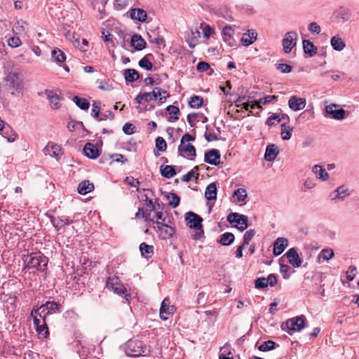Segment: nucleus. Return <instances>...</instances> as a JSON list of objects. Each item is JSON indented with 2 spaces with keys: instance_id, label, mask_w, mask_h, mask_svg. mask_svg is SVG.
<instances>
[{
  "instance_id": "nucleus-46",
  "label": "nucleus",
  "mask_w": 359,
  "mask_h": 359,
  "mask_svg": "<svg viewBox=\"0 0 359 359\" xmlns=\"http://www.w3.org/2000/svg\"><path fill=\"white\" fill-rule=\"evenodd\" d=\"M203 104V98L199 95H193L190 97L189 105L191 108L198 109Z\"/></svg>"
},
{
  "instance_id": "nucleus-39",
  "label": "nucleus",
  "mask_w": 359,
  "mask_h": 359,
  "mask_svg": "<svg viewBox=\"0 0 359 359\" xmlns=\"http://www.w3.org/2000/svg\"><path fill=\"white\" fill-rule=\"evenodd\" d=\"M286 118L287 121H289L290 118L289 116L285 114H282L281 116L273 114L270 117H269L266 121V123L269 126H275L276 123L274 121H276L277 123L280 122L283 119Z\"/></svg>"
},
{
  "instance_id": "nucleus-28",
  "label": "nucleus",
  "mask_w": 359,
  "mask_h": 359,
  "mask_svg": "<svg viewBox=\"0 0 359 359\" xmlns=\"http://www.w3.org/2000/svg\"><path fill=\"white\" fill-rule=\"evenodd\" d=\"M303 50L305 54L310 57L313 56L317 53V47L309 40L304 39L302 41Z\"/></svg>"
},
{
  "instance_id": "nucleus-23",
  "label": "nucleus",
  "mask_w": 359,
  "mask_h": 359,
  "mask_svg": "<svg viewBox=\"0 0 359 359\" xmlns=\"http://www.w3.org/2000/svg\"><path fill=\"white\" fill-rule=\"evenodd\" d=\"M350 195V191L344 186L337 187L330 195L332 200L340 199L344 200Z\"/></svg>"
},
{
  "instance_id": "nucleus-30",
  "label": "nucleus",
  "mask_w": 359,
  "mask_h": 359,
  "mask_svg": "<svg viewBox=\"0 0 359 359\" xmlns=\"http://www.w3.org/2000/svg\"><path fill=\"white\" fill-rule=\"evenodd\" d=\"M94 189V184L90 182L89 180H84L80 182L78 185L77 190L78 192L81 195H85Z\"/></svg>"
},
{
  "instance_id": "nucleus-53",
  "label": "nucleus",
  "mask_w": 359,
  "mask_h": 359,
  "mask_svg": "<svg viewBox=\"0 0 359 359\" xmlns=\"http://www.w3.org/2000/svg\"><path fill=\"white\" fill-rule=\"evenodd\" d=\"M219 359H233L232 353L229 350V347L227 344L221 348L219 351Z\"/></svg>"
},
{
  "instance_id": "nucleus-33",
  "label": "nucleus",
  "mask_w": 359,
  "mask_h": 359,
  "mask_svg": "<svg viewBox=\"0 0 359 359\" xmlns=\"http://www.w3.org/2000/svg\"><path fill=\"white\" fill-rule=\"evenodd\" d=\"M312 172L316 175L317 178L326 181L329 179V174L327 172L325 169H324L320 165H315L312 168Z\"/></svg>"
},
{
  "instance_id": "nucleus-22",
  "label": "nucleus",
  "mask_w": 359,
  "mask_h": 359,
  "mask_svg": "<svg viewBox=\"0 0 359 359\" xmlns=\"http://www.w3.org/2000/svg\"><path fill=\"white\" fill-rule=\"evenodd\" d=\"M257 34L255 30H248L246 33H244L241 42L244 46H248L253 43L257 39Z\"/></svg>"
},
{
  "instance_id": "nucleus-7",
  "label": "nucleus",
  "mask_w": 359,
  "mask_h": 359,
  "mask_svg": "<svg viewBox=\"0 0 359 359\" xmlns=\"http://www.w3.org/2000/svg\"><path fill=\"white\" fill-rule=\"evenodd\" d=\"M305 316H296L287 320L285 325L288 330V334H292V332L301 331L305 327Z\"/></svg>"
},
{
  "instance_id": "nucleus-21",
  "label": "nucleus",
  "mask_w": 359,
  "mask_h": 359,
  "mask_svg": "<svg viewBox=\"0 0 359 359\" xmlns=\"http://www.w3.org/2000/svg\"><path fill=\"white\" fill-rule=\"evenodd\" d=\"M177 311V308L175 305H170V302L168 298H165L159 310V314H174Z\"/></svg>"
},
{
  "instance_id": "nucleus-16",
  "label": "nucleus",
  "mask_w": 359,
  "mask_h": 359,
  "mask_svg": "<svg viewBox=\"0 0 359 359\" xmlns=\"http://www.w3.org/2000/svg\"><path fill=\"white\" fill-rule=\"evenodd\" d=\"M288 245V241L283 237L278 238L273 243V253L275 256L281 255Z\"/></svg>"
},
{
  "instance_id": "nucleus-61",
  "label": "nucleus",
  "mask_w": 359,
  "mask_h": 359,
  "mask_svg": "<svg viewBox=\"0 0 359 359\" xmlns=\"http://www.w3.org/2000/svg\"><path fill=\"white\" fill-rule=\"evenodd\" d=\"M320 256L324 260H329L334 257V251L332 249H323L321 251Z\"/></svg>"
},
{
  "instance_id": "nucleus-40",
  "label": "nucleus",
  "mask_w": 359,
  "mask_h": 359,
  "mask_svg": "<svg viewBox=\"0 0 359 359\" xmlns=\"http://www.w3.org/2000/svg\"><path fill=\"white\" fill-rule=\"evenodd\" d=\"M16 299L17 297L14 295L9 297L6 301V303L4 306V309L6 310L8 314H11L15 312L16 308Z\"/></svg>"
},
{
  "instance_id": "nucleus-35",
  "label": "nucleus",
  "mask_w": 359,
  "mask_h": 359,
  "mask_svg": "<svg viewBox=\"0 0 359 359\" xmlns=\"http://www.w3.org/2000/svg\"><path fill=\"white\" fill-rule=\"evenodd\" d=\"M236 221V222H235V223L237 224L238 225H236L234 226L236 227L238 231L242 232L248 228V219L247 216L238 213V217Z\"/></svg>"
},
{
  "instance_id": "nucleus-12",
  "label": "nucleus",
  "mask_w": 359,
  "mask_h": 359,
  "mask_svg": "<svg viewBox=\"0 0 359 359\" xmlns=\"http://www.w3.org/2000/svg\"><path fill=\"white\" fill-rule=\"evenodd\" d=\"M156 228L161 239L166 240L173 236L175 230L165 222H156Z\"/></svg>"
},
{
  "instance_id": "nucleus-59",
  "label": "nucleus",
  "mask_w": 359,
  "mask_h": 359,
  "mask_svg": "<svg viewBox=\"0 0 359 359\" xmlns=\"http://www.w3.org/2000/svg\"><path fill=\"white\" fill-rule=\"evenodd\" d=\"M276 69L283 74L290 73L292 69L291 65L285 63L276 64Z\"/></svg>"
},
{
  "instance_id": "nucleus-58",
  "label": "nucleus",
  "mask_w": 359,
  "mask_h": 359,
  "mask_svg": "<svg viewBox=\"0 0 359 359\" xmlns=\"http://www.w3.org/2000/svg\"><path fill=\"white\" fill-rule=\"evenodd\" d=\"M357 273V268L355 266H350L346 272V278L348 281L354 279Z\"/></svg>"
},
{
  "instance_id": "nucleus-5",
  "label": "nucleus",
  "mask_w": 359,
  "mask_h": 359,
  "mask_svg": "<svg viewBox=\"0 0 359 359\" xmlns=\"http://www.w3.org/2000/svg\"><path fill=\"white\" fill-rule=\"evenodd\" d=\"M62 311V304L54 301H46L40 306H34L30 314H55Z\"/></svg>"
},
{
  "instance_id": "nucleus-64",
  "label": "nucleus",
  "mask_w": 359,
  "mask_h": 359,
  "mask_svg": "<svg viewBox=\"0 0 359 359\" xmlns=\"http://www.w3.org/2000/svg\"><path fill=\"white\" fill-rule=\"evenodd\" d=\"M290 270V266L287 264H280V272L283 274V278L284 279H288L290 278V274L288 271Z\"/></svg>"
},
{
  "instance_id": "nucleus-6",
  "label": "nucleus",
  "mask_w": 359,
  "mask_h": 359,
  "mask_svg": "<svg viewBox=\"0 0 359 359\" xmlns=\"http://www.w3.org/2000/svg\"><path fill=\"white\" fill-rule=\"evenodd\" d=\"M107 287L120 296L124 295L126 301H129L130 295L127 293L126 288L123 285L120 283L118 278H109L108 281L107 282Z\"/></svg>"
},
{
  "instance_id": "nucleus-2",
  "label": "nucleus",
  "mask_w": 359,
  "mask_h": 359,
  "mask_svg": "<svg viewBox=\"0 0 359 359\" xmlns=\"http://www.w3.org/2000/svg\"><path fill=\"white\" fill-rule=\"evenodd\" d=\"M123 349L129 357H139L147 355L150 350L142 341L137 339H129L123 346Z\"/></svg>"
},
{
  "instance_id": "nucleus-25",
  "label": "nucleus",
  "mask_w": 359,
  "mask_h": 359,
  "mask_svg": "<svg viewBox=\"0 0 359 359\" xmlns=\"http://www.w3.org/2000/svg\"><path fill=\"white\" fill-rule=\"evenodd\" d=\"M178 154L180 156H182V152L187 153L188 155L195 157L196 156V149L194 145L191 144L190 143L187 144H180L177 149Z\"/></svg>"
},
{
  "instance_id": "nucleus-18",
  "label": "nucleus",
  "mask_w": 359,
  "mask_h": 359,
  "mask_svg": "<svg viewBox=\"0 0 359 359\" xmlns=\"http://www.w3.org/2000/svg\"><path fill=\"white\" fill-rule=\"evenodd\" d=\"M129 15L131 19L142 22H145L147 18V12L142 8H131Z\"/></svg>"
},
{
  "instance_id": "nucleus-44",
  "label": "nucleus",
  "mask_w": 359,
  "mask_h": 359,
  "mask_svg": "<svg viewBox=\"0 0 359 359\" xmlns=\"http://www.w3.org/2000/svg\"><path fill=\"white\" fill-rule=\"evenodd\" d=\"M278 346H279V344H277L273 341L268 340V341L263 342L260 346H259L258 349L260 351L266 352V351H272Z\"/></svg>"
},
{
  "instance_id": "nucleus-29",
  "label": "nucleus",
  "mask_w": 359,
  "mask_h": 359,
  "mask_svg": "<svg viewBox=\"0 0 359 359\" xmlns=\"http://www.w3.org/2000/svg\"><path fill=\"white\" fill-rule=\"evenodd\" d=\"M217 184L215 182L208 184L205 191V197L208 201L215 200L217 198Z\"/></svg>"
},
{
  "instance_id": "nucleus-45",
  "label": "nucleus",
  "mask_w": 359,
  "mask_h": 359,
  "mask_svg": "<svg viewBox=\"0 0 359 359\" xmlns=\"http://www.w3.org/2000/svg\"><path fill=\"white\" fill-rule=\"evenodd\" d=\"M153 55L151 53H149L146 55L143 58H142L138 65L140 67L145 69L147 71L151 70L153 67V64L149 61V57H152Z\"/></svg>"
},
{
  "instance_id": "nucleus-47",
  "label": "nucleus",
  "mask_w": 359,
  "mask_h": 359,
  "mask_svg": "<svg viewBox=\"0 0 359 359\" xmlns=\"http://www.w3.org/2000/svg\"><path fill=\"white\" fill-rule=\"evenodd\" d=\"M51 57L53 61L57 62H62L66 60L65 53L57 48H55L52 50Z\"/></svg>"
},
{
  "instance_id": "nucleus-56",
  "label": "nucleus",
  "mask_w": 359,
  "mask_h": 359,
  "mask_svg": "<svg viewBox=\"0 0 359 359\" xmlns=\"http://www.w3.org/2000/svg\"><path fill=\"white\" fill-rule=\"evenodd\" d=\"M308 30L312 34H319L321 32L320 26L316 22H312L309 24L308 25Z\"/></svg>"
},
{
  "instance_id": "nucleus-62",
  "label": "nucleus",
  "mask_w": 359,
  "mask_h": 359,
  "mask_svg": "<svg viewBox=\"0 0 359 359\" xmlns=\"http://www.w3.org/2000/svg\"><path fill=\"white\" fill-rule=\"evenodd\" d=\"M198 170V166H195L194 168L189 172H188L186 175H184L182 177V181L184 182H189L192 177H194L196 171Z\"/></svg>"
},
{
  "instance_id": "nucleus-8",
  "label": "nucleus",
  "mask_w": 359,
  "mask_h": 359,
  "mask_svg": "<svg viewBox=\"0 0 359 359\" xmlns=\"http://www.w3.org/2000/svg\"><path fill=\"white\" fill-rule=\"evenodd\" d=\"M339 105L337 104H331L325 107V117H331L335 120H342L346 117V111L342 108H339Z\"/></svg>"
},
{
  "instance_id": "nucleus-19",
  "label": "nucleus",
  "mask_w": 359,
  "mask_h": 359,
  "mask_svg": "<svg viewBox=\"0 0 359 359\" xmlns=\"http://www.w3.org/2000/svg\"><path fill=\"white\" fill-rule=\"evenodd\" d=\"M147 43L144 39L138 34H135L130 39V46L136 50H142L146 47Z\"/></svg>"
},
{
  "instance_id": "nucleus-3",
  "label": "nucleus",
  "mask_w": 359,
  "mask_h": 359,
  "mask_svg": "<svg viewBox=\"0 0 359 359\" xmlns=\"http://www.w3.org/2000/svg\"><path fill=\"white\" fill-rule=\"evenodd\" d=\"M185 220L187 221V226L190 229L196 230L194 239H201L204 235L202 226L203 218L198 215L190 211L186 213Z\"/></svg>"
},
{
  "instance_id": "nucleus-36",
  "label": "nucleus",
  "mask_w": 359,
  "mask_h": 359,
  "mask_svg": "<svg viewBox=\"0 0 359 359\" xmlns=\"http://www.w3.org/2000/svg\"><path fill=\"white\" fill-rule=\"evenodd\" d=\"M123 76L126 82H134L140 78L139 72L134 69L124 70Z\"/></svg>"
},
{
  "instance_id": "nucleus-31",
  "label": "nucleus",
  "mask_w": 359,
  "mask_h": 359,
  "mask_svg": "<svg viewBox=\"0 0 359 359\" xmlns=\"http://www.w3.org/2000/svg\"><path fill=\"white\" fill-rule=\"evenodd\" d=\"M28 24L22 20H18L13 27V32L15 34H26L27 32Z\"/></svg>"
},
{
  "instance_id": "nucleus-15",
  "label": "nucleus",
  "mask_w": 359,
  "mask_h": 359,
  "mask_svg": "<svg viewBox=\"0 0 359 359\" xmlns=\"http://www.w3.org/2000/svg\"><path fill=\"white\" fill-rule=\"evenodd\" d=\"M306 102L305 98L298 97L292 95L289 98L288 106L292 111H299L303 109L306 106Z\"/></svg>"
},
{
  "instance_id": "nucleus-43",
  "label": "nucleus",
  "mask_w": 359,
  "mask_h": 359,
  "mask_svg": "<svg viewBox=\"0 0 359 359\" xmlns=\"http://www.w3.org/2000/svg\"><path fill=\"white\" fill-rule=\"evenodd\" d=\"M73 101L76 105L82 110H87L90 107V103L86 98L75 95L73 97Z\"/></svg>"
},
{
  "instance_id": "nucleus-27",
  "label": "nucleus",
  "mask_w": 359,
  "mask_h": 359,
  "mask_svg": "<svg viewBox=\"0 0 359 359\" xmlns=\"http://www.w3.org/2000/svg\"><path fill=\"white\" fill-rule=\"evenodd\" d=\"M200 36L201 32L197 29L191 30L188 34L187 42L191 48H194L196 46Z\"/></svg>"
},
{
  "instance_id": "nucleus-20",
  "label": "nucleus",
  "mask_w": 359,
  "mask_h": 359,
  "mask_svg": "<svg viewBox=\"0 0 359 359\" xmlns=\"http://www.w3.org/2000/svg\"><path fill=\"white\" fill-rule=\"evenodd\" d=\"M278 154V147L273 144H269L266 148L264 158L267 161H273L276 159Z\"/></svg>"
},
{
  "instance_id": "nucleus-11",
  "label": "nucleus",
  "mask_w": 359,
  "mask_h": 359,
  "mask_svg": "<svg viewBox=\"0 0 359 359\" xmlns=\"http://www.w3.org/2000/svg\"><path fill=\"white\" fill-rule=\"evenodd\" d=\"M333 17L338 22L344 23L351 20L352 13L350 8L341 6L334 11Z\"/></svg>"
},
{
  "instance_id": "nucleus-57",
  "label": "nucleus",
  "mask_w": 359,
  "mask_h": 359,
  "mask_svg": "<svg viewBox=\"0 0 359 359\" xmlns=\"http://www.w3.org/2000/svg\"><path fill=\"white\" fill-rule=\"evenodd\" d=\"M166 147H167V144H166L165 140L161 137H158L156 139V149H158L160 151H165Z\"/></svg>"
},
{
  "instance_id": "nucleus-9",
  "label": "nucleus",
  "mask_w": 359,
  "mask_h": 359,
  "mask_svg": "<svg viewBox=\"0 0 359 359\" xmlns=\"http://www.w3.org/2000/svg\"><path fill=\"white\" fill-rule=\"evenodd\" d=\"M33 317V323L35 327L36 331L38 334L41 335L43 338H46L48 334V328L46 322V316H32Z\"/></svg>"
},
{
  "instance_id": "nucleus-32",
  "label": "nucleus",
  "mask_w": 359,
  "mask_h": 359,
  "mask_svg": "<svg viewBox=\"0 0 359 359\" xmlns=\"http://www.w3.org/2000/svg\"><path fill=\"white\" fill-rule=\"evenodd\" d=\"M330 45L336 51H341L346 46L344 41L339 35H335L331 38Z\"/></svg>"
},
{
  "instance_id": "nucleus-51",
  "label": "nucleus",
  "mask_w": 359,
  "mask_h": 359,
  "mask_svg": "<svg viewBox=\"0 0 359 359\" xmlns=\"http://www.w3.org/2000/svg\"><path fill=\"white\" fill-rule=\"evenodd\" d=\"M168 204L172 208H177L180 202V198L175 193L171 192L167 196Z\"/></svg>"
},
{
  "instance_id": "nucleus-38",
  "label": "nucleus",
  "mask_w": 359,
  "mask_h": 359,
  "mask_svg": "<svg viewBox=\"0 0 359 359\" xmlns=\"http://www.w3.org/2000/svg\"><path fill=\"white\" fill-rule=\"evenodd\" d=\"M140 251L141 255L146 258H149L154 255V246L147 244L146 243H142L140 245Z\"/></svg>"
},
{
  "instance_id": "nucleus-24",
  "label": "nucleus",
  "mask_w": 359,
  "mask_h": 359,
  "mask_svg": "<svg viewBox=\"0 0 359 359\" xmlns=\"http://www.w3.org/2000/svg\"><path fill=\"white\" fill-rule=\"evenodd\" d=\"M233 34H234V30L231 26L226 25L223 27V29H222L223 39L231 47H232L234 45L231 41H233V39L232 38Z\"/></svg>"
},
{
  "instance_id": "nucleus-42",
  "label": "nucleus",
  "mask_w": 359,
  "mask_h": 359,
  "mask_svg": "<svg viewBox=\"0 0 359 359\" xmlns=\"http://www.w3.org/2000/svg\"><path fill=\"white\" fill-rule=\"evenodd\" d=\"M278 100L277 95H267L263 98H260L255 102V105L257 108L262 109V104H267L269 103H273Z\"/></svg>"
},
{
  "instance_id": "nucleus-4",
  "label": "nucleus",
  "mask_w": 359,
  "mask_h": 359,
  "mask_svg": "<svg viewBox=\"0 0 359 359\" xmlns=\"http://www.w3.org/2000/svg\"><path fill=\"white\" fill-rule=\"evenodd\" d=\"M26 267L44 271L48 264V259L40 252L31 253L24 259Z\"/></svg>"
},
{
  "instance_id": "nucleus-50",
  "label": "nucleus",
  "mask_w": 359,
  "mask_h": 359,
  "mask_svg": "<svg viewBox=\"0 0 359 359\" xmlns=\"http://www.w3.org/2000/svg\"><path fill=\"white\" fill-rule=\"evenodd\" d=\"M247 191L243 188H239L233 191V196L237 202H244L247 198Z\"/></svg>"
},
{
  "instance_id": "nucleus-26",
  "label": "nucleus",
  "mask_w": 359,
  "mask_h": 359,
  "mask_svg": "<svg viewBox=\"0 0 359 359\" xmlns=\"http://www.w3.org/2000/svg\"><path fill=\"white\" fill-rule=\"evenodd\" d=\"M1 134L8 142H13L18 137L17 133L8 124L6 125Z\"/></svg>"
},
{
  "instance_id": "nucleus-60",
  "label": "nucleus",
  "mask_w": 359,
  "mask_h": 359,
  "mask_svg": "<svg viewBox=\"0 0 359 359\" xmlns=\"http://www.w3.org/2000/svg\"><path fill=\"white\" fill-rule=\"evenodd\" d=\"M267 286V280L264 277L258 278L255 281V287L257 289H263Z\"/></svg>"
},
{
  "instance_id": "nucleus-1",
  "label": "nucleus",
  "mask_w": 359,
  "mask_h": 359,
  "mask_svg": "<svg viewBox=\"0 0 359 359\" xmlns=\"http://www.w3.org/2000/svg\"><path fill=\"white\" fill-rule=\"evenodd\" d=\"M6 89L11 95L22 97L25 90V78L20 72H11L4 78Z\"/></svg>"
},
{
  "instance_id": "nucleus-34",
  "label": "nucleus",
  "mask_w": 359,
  "mask_h": 359,
  "mask_svg": "<svg viewBox=\"0 0 359 359\" xmlns=\"http://www.w3.org/2000/svg\"><path fill=\"white\" fill-rule=\"evenodd\" d=\"M235 236L232 233L225 232L219 236V239L217 241L219 243L224 246L230 245L233 243Z\"/></svg>"
},
{
  "instance_id": "nucleus-13",
  "label": "nucleus",
  "mask_w": 359,
  "mask_h": 359,
  "mask_svg": "<svg viewBox=\"0 0 359 359\" xmlns=\"http://www.w3.org/2000/svg\"><path fill=\"white\" fill-rule=\"evenodd\" d=\"M220 153L216 149L207 151L204 155V162L212 165H218L220 163Z\"/></svg>"
},
{
  "instance_id": "nucleus-17",
  "label": "nucleus",
  "mask_w": 359,
  "mask_h": 359,
  "mask_svg": "<svg viewBox=\"0 0 359 359\" xmlns=\"http://www.w3.org/2000/svg\"><path fill=\"white\" fill-rule=\"evenodd\" d=\"M83 153L89 158L95 159L100 154V151L97 147L93 143L88 142L83 147Z\"/></svg>"
},
{
  "instance_id": "nucleus-37",
  "label": "nucleus",
  "mask_w": 359,
  "mask_h": 359,
  "mask_svg": "<svg viewBox=\"0 0 359 359\" xmlns=\"http://www.w3.org/2000/svg\"><path fill=\"white\" fill-rule=\"evenodd\" d=\"M161 174L165 178L170 179L176 175V170L173 165H162L160 168Z\"/></svg>"
},
{
  "instance_id": "nucleus-54",
  "label": "nucleus",
  "mask_w": 359,
  "mask_h": 359,
  "mask_svg": "<svg viewBox=\"0 0 359 359\" xmlns=\"http://www.w3.org/2000/svg\"><path fill=\"white\" fill-rule=\"evenodd\" d=\"M48 98L50 102V107L53 109H58L60 107V104L59 102V96L56 94H48Z\"/></svg>"
},
{
  "instance_id": "nucleus-10",
  "label": "nucleus",
  "mask_w": 359,
  "mask_h": 359,
  "mask_svg": "<svg viewBox=\"0 0 359 359\" xmlns=\"http://www.w3.org/2000/svg\"><path fill=\"white\" fill-rule=\"evenodd\" d=\"M297 34L294 31L287 32L283 39V50L285 53H290L292 49L296 46Z\"/></svg>"
},
{
  "instance_id": "nucleus-14",
  "label": "nucleus",
  "mask_w": 359,
  "mask_h": 359,
  "mask_svg": "<svg viewBox=\"0 0 359 359\" xmlns=\"http://www.w3.org/2000/svg\"><path fill=\"white\" fill-rule=\"evenodd\" d=\"M285 256L287 258L288 262L294 268L301 266L302 264V259L299 257L295 248H292L287 250L285 254Z\"/></svg>"
},
{
  "instance_id": "nucleus-41",
  "label": "nucleus",
  "mask_w": 359,
  "mask_h": 359,
  "mask_svg": "<svg viewBox=\"0 0 359 359\" xmlns=\"http://www.w3.org/2000/svg\"><path fill=\"white\" fill-rule=\"evenodd\" d=\"M166 111L172 116H170L168 119L169 122H174L179 119V115L180 114V109L174 105H169L166 107Z\"/></svg>"
},
{
  "instance_id": "nucleus-55",
  "label": "nucleus",
  "mask_w": 359,
  "mask_h": 359,
  "mask_svg": "<svg viewBox=\"0 0 359 359\" xmlns=\"http://www.w3.org/2000/svg\"><path fill=\"white\" fill-rule=\"evenodd\" d=\"M255 233L256 231L255 229H250L246 231L243 236V244L247 246L249 244L250 241L255 236Z\"/></svg>"
},
{
  "instance_id": "nucleus-48",
  "label": "nucleus",
  "mask_w": 359,
  "mask_h": 359,
  "mask_svg": "<svg viewBox=\"0 0 359 359\" xmlns=\"http://www.w3.org/2000/svg\"><path fill=\"white\" fill-rule=\"evenodd\" d=\"M47 216L49 217L52 225L57 231H59L64 226V223L61 217H55L48 214Z\"/></svg>"
},
{
  "instance_id": "nucleus-49",
  "label": "nucleus",
  "mask_w": 359,
  "mask_h": 359,
  "mask_svg": "<svg viewBox=\"0 0 359 359\" xmlns=\"http://www.w3.org/2000/svg\"><path fill=\"white\" fill-rule=\"evenodd\" d=\"M293 128L285 123L281 124V137L284 140H288L291 138Z\"/></svg>"
},
{
  "instance_id": "nucleus-52",
  "label": "nucleus",
  "mask_w": 359,
  "mask_h": 359,
  "mask_svg": "<svg viewBox=\"0 0 359 359\" xmlns=\"http://www.w3.org/2000/svg\"><path fill=\"white\" fill-rule=\"evenodd\" d=\"M153 90L156 95V98L159 96V102L161 103L164 102L166 98L169 97L168 92L161 88L155 87Z\"/></svg>"
},
{
  "instance_id": "nucleus-63",
  "label": "nucleus",
  "mask_w": 359,
  "mask_h": 359,
  "mask_svg": "<svg viewBox=\"0 0 359 359\" xmlns=\"http://www.w3.org/2000/svg\"><path fill=\"white\" fill-rule=\"evenodd\" d=\"M8 45L12 48H18L21 45V41L18 36H13L8 39Z\"/></svg>"
}]
</instances>
